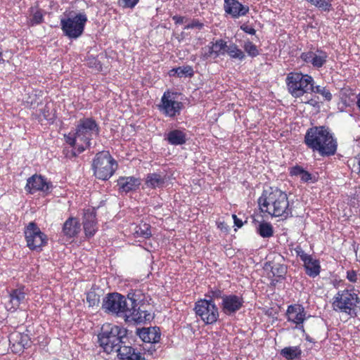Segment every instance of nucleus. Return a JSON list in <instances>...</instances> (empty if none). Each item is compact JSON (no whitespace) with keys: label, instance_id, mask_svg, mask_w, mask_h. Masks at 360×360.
<instances>
[{"label":"nucleus","instance_id":"obj_36","mask_svg":"<svg viewBox=\"0 0 360 360\" xmlns=\"http://www.w3.org/2000/svg\"><path fill=\"white\" fill-rule=\"evenodd\" d=\"M310 93H315L321 95L324 100L326 101H330L333 98V95L330 91L326 86H314L312 85V90H310Z\"/></svg>","mask_w":360,"mask_h":360},{"label":"nucleus","instance_id":"obj_44","mask_svg":"<svg viewBox=\"0 0 360 360\" xmlns=\"http://www.w3.org/2000/svg\"><path fill=\"white\" fill-rule=\"evenodd\" d=\"M139 0H118V3L123 8H133L139 3Z\"/></svg>","mask_w":360,"mask_h":360},{"label":"nucleus","instance_id":"obj_23","mask_svg":"<svg viewBox=\"0 0 360 360\" xmlns=\"http://www.w3.org/2000/svg\"><path fill=\"white\" fill-rule=\"evenodd\" d=\"M138 334L146 343L157 344L161 338L160 330L158 327L143 328L139 330Z\"/></svg>","mask_w":360,"mask_h":360},{"label":"nucleus","instance_id":"obj_6","mask_svg":"<svg viewBox=\"0 0 360 360\" xmlns=\"http://www.w3.org/2000/svg\"><path fill=\"white\" fill-rule=\"evenodd\" d=\"M91 167L96 179L107 181L115 173L118 163L109 151L103 150L96 154Z\"/></svg>","mask_w":360,"mask_h":360},{"label":"nucleus","instance_id":"obj_13","mask_svg":"<svg viewBox=\"0 0 360 360\" xmlns=\"http://www.w3.org/2000/svg\"><path fill=\"white\" fill-rule=\"evenodd\" d=\"M128 307L125 297L117 292L108 293L102 303V308L105 312L124 318Z\"/></svg>","mask_w":360,"mask_h":360},{"label":"nucleus","instance_id":"obj_35","mask_svg":"<svg viewBox=\"0 0 360 360\" xmlns=\"http://www.w3.org/2000/svg\"><path fill=\"white\" fill-rule=\"evenodd\" d=\"M311 5L318 8L322 11H330L332 10V2L333 0H306Z\"/></svg>","mask_w":360,"mask_h":360},{"label":"nucleus","instance_id":"obj_40","mask_svg":"<svg viewBox=\"0 0 360 360\" xmlns=\"http://www.w3.org/2000/svg\"><path fill=\"white\" fill-rule=\"evenodd\" d=\"M223 291L219 288H211L208 290V292L205 294V297H208V300H214L215 299L221 298L222 300V297H224Z\"/></svg>","mask_w":360,"mask_h":360},{"label":"nucleus","instance_id":"obj_39","mask_svg":"<svg viewBox=\"0 0 360 360\" xmlns=\"http://www.w3.org/2000/svg\"><path fill=\"white\" fill-rule=\"evenodd\" d=\"M86 302L89 307H98L100 303V295L95 291H89L86 294Z\"/></svg>","mask_w":360,"mask_h":360},{"label":"nucleus","instance_id":"obj_27","mask_svg":"<svg viewBox=\"0 0 360 360\" xmlns=\"http://www.w3.org/2000/svg\"><path fill=\"white\" fill-rule=\"evenodd\" d=\"M165 183L166 175H162L159 173H150L147 174L145 181L147 187L153 189L162 188Z\"/></svg>","mask_w":360,"mask_h":360},{"label":"nucleus","instance_id":"obj_5","mask_svg":"<svg viewBox=\"0 0 360 360\" xmlns=\"http://www.w3.org/2000/svg\"><path fill=\"white\" fill-rule=\"evenodd\" d=\"M359 303L360 298L352 288L338 290L332 298L331 307L336 312L345 314L350 317H356Z\"/></svg>","mask_w":360,"mask_h":360},{"label":"nucleus","instance_id":"obj_47","mask_svg":"<svg viewBox=\"0 0 360 360\" xmlns=\"http://www.w3.org/2000/svg\"><path fill=\"white\" fill-rule=\"evenodd\" d=\"M347 279L351 283H356L358 280L357 272L355 270H349L347 271Z\"/></svg>","mask_w":360,"mask_h":360},{"label":"nucleus","instance_id":"obj_25","mask_svg":"<svg viewBox=\"0 0 360 360\" xmlns=\"http://www.w3.org/2000/svg\"><path fill=\"white\" fill-rule=\"evenodd\" d=\"M80 227V223L76 217H69L63 224L62 232L68 238H74L79 233Z\"/></svg>","mask_w":360,"mask_h":360},{"label":"nucleus","instance_id":"obj_51","mask_svg":"<svg viewBox=\"0 0 360 360\" xmlns=\"http://www.w3.org/2000/svg\"><path fill=\"white\" fill-rule=\"evenodd\" d=\"M240 29L244 31L245 33H248V34H255L256 33V30L251 26H248V25H242L240 27Z\"/></svg>","mask_w":360,"mask_h":360},{"label":"nucleus","instance_id":"obj_19","mask_svg":"<svg viewBox=\"0 0 360 360\" xmlns=\"http://www.w3.org/2000/svg\"><path fill=\"white\" fill-rule=\"evenodd\" d=\"M27 290L22 285L9 292V302L7 305L8 310L15 311L25 300Z\"/></svg>","mask_w":360,"mask_h":360},{"label":"nucleus","instance_id":"obj_53","mask_svg":"<svg viewBox=\"0 0 360 360\" xmlns=\"http://www.w3.org/2000/svg\"><path fill=\"white\" fill-rule=\"evenodd\" d=\"M233 221H234V225L237 226L238 228H240L243 226V223L242 220L237 217L236 214H233L232 216Z\"/></svg>","mask_w":360,"mask_h":360},{"label":"nucleus","instance_id":"obj_16","mask_svg":"<svg viewBox=\"0 0 360 360\" xmlns=\"http://www.w3.org/2000/svg\"><path fill=\"white\" fill-rule=\"evenodd\" d=\"M244 300L242 296L235 294L224 295L222 297L221 308L224 314L231 315L240 310L243 306Z\"/></svg>","mask_w":360,"mask_h":360},{"label":"nucleus","instance_id":"obj_12","mask_svg":"<svg viewBox=\"0 0 360 360\" xmlns=\"http://www.w3.org/2000/svg\"><path fill=\"white\" fill-rule=\"evenodd\" d=\"M194 310L196 316L206 325L216 323L219 316L218 307L213 300L206 299L198 300L195 303Z\"/></svg>","mask_w":360,"mask_h":360},{"label":"nucleus","instance_id":"obj_10","mask_svg":"<svg viewBox=\"0 0 360 360\" xmlns=\"http://www.w3.org/2000/svg\"><path fill=\"white\" fill-rule=\"evenodd\" d=\"M181 93L166 90L157 105L158 110L166 117L175 118L180 115L184 108V103L179 100Z\"/></svg>","mask_w":360,"mask_h":360},{"label":"nucleus","instance_id":"obj_17","mask_svg":"<svg viewBox=\"0 0 360 360\" xmlns=\"http://www.w3.org/2000/svg\"><path fill=\"white\" fill-rule=\"evenodd\" d=\"M286 317L288 321L295 323L299 329L303 328V323L307 319L304 308L299 304H290L288 307Z\"/></svg>","mask_w":360,"mask_h":360},{"label":"nucleus","instance_id":"obj_8","mask_svg":"<svg viewBox=\"0 0 360 360\" xmlns=\"http://www.w3.org/2000/svg\"><path fill=\"white\" fill-rule=\"evenodd\" d=\"M87 16L84 13H70L60 19V27L63 34L69 39H76L82 35Z\"/></svg>","mask_w":360,"mask_h":360},{"label":"nucleus","instance_id":"obj_31","mask_svg":"<svg viewBox=\"0 0 360 360\" xmlns=\"http://www.w3.org/2000/svg\"><path fill=\"white\" fill-rule=\"evenodd\" d=\"M280 354L287 360H294L301 356L302 350L299 346L285 347L281 350Z\"/></svg>","mask_w":360,"mask_h":360},{"label":"nucleus","instance_id":"obj_56","mask_svg":"<svg viewBox=\"0 0 360 360\" xmlns=\"http://www.w3.org/2000/svg\"><path fill=\"white\" fill-rule=\"evenodd\" d=\"M169 75L170 76H176V73H175V71H172V69L169 71Z\"/></svg>","mask_w":360,"mask_h":360},{"label":"nucleus","instance_id":"obj_49","mask_svg":"<svg viewBox=\"0 0 360 360\" xmlns=\"http://www.w3.org/2000/svg\"><path fill=\"white\" fill-rule=\"evenodd\" d=\"M149 344H150L149 347H143V350L145 351L144 354H148L150 356H153L156 353V351H157V348L155 347L156 344H152V343H149Z\"/></svg>","mask_w":360,"mask_h":360},{"label":"nucleus","instance_id":"obj_20","mask_svg":"<svg viewBox=\"0 0 360 360\" xmlns=\"http://www.w3.org/2000/svg\"><path fill=\"white\" fill-rule=\"evenodd\" d=\"M96 216L94 211L88 209L84 211L83 227L85 236L87 238H91L97 231Z\"/></svg>","mask_w":360,"mask_h":360},{"label":"nucleus","instance_id":"obj_1","mask_svg":"<svg viewBox=\"0 0 360 360\" xmlns=\"http://www.w3.org/2000/svg\"><path fill=\"white\" fill-rule=\"evenodd\" d=\"M257 203L260 212L265 217L282 219L292 217V207L290 205L287 193L278 188L270 187L264 190Z\"/></svg>","mask_w":360,"mask_h":360},{"label":"nucleus","instance_id":"obj_29","mask_svg":"<svg viewBox=\"0 0 360 360\" xmlns=\"http://www.w3.org/2000/svg\"><path fill=\"white\" fill-rule=\"evenodd\" d=\"M271 273L274 277L272 282L284 280L287 274V266L283 264H274L271 267Z\"/></svg>","mask_w":360,"mask_h":360},{"label":"nucleus","instance_id":"obj_55","mask_svg":"<svg viewBox=\"0 0 360 360\" xmlns=\"http://www.w3.org/2000/svg\"><path fill=\"white\" fill-rule=\"evenodd\" d=\"M4 61V60L3 58V51L2 49L0 48V64Z\"/></svg>","mask_w":360,"mask_h":360},{"label":"nucleus","instance_id":"obj_21","mask_svg":"<svg viewBox=\"0 0 360 360\" xmlns=\"http://www.w3.org/2000/svg\"><path fill=\"white\" fill-rule=\"evenodd\" d=\"M227 47V42L224 39H217L215 41H211L207 46L208 51L202 54L203 59H208L213 57L216 58L220 55H224Z\"/></svg>","mask_w":360,"mask_h":360},{"label":"nucleus","instance_id":"obj_38","mask_svg":"<svg viewBox=\"0 0 360 360\" xmlns=\"http://www.w3.org/2000/svg\"><path fill=\"white\" fill-rule=\"evenodd\" d=\"M172 71H175L176 76L179 77H181L183 76L192 77L194 75L193 69L190 65L172 68Z\"/></svg>","mask_w":360,"mask_h":360},{"label":"nucleus","instance_id":"obj_34","mask_svg":"<svg viewBox=\"0 0 360 360\" xmlns=\"http://www.w3.org/2000/svg\"><path fill=\"white\" fill-rule=\"evenodd\" d=\"M257 232L262 238H270L274 235V229L270 223L262 222L259 224Z\"/></svg>","mask_w":360,"mask_h":360},{"label":"nucleus","instance_id":"obj_43","mask_svg":"<svg viewBox=\"0 0 360 360\" xmlns=\"http://www.w3.org/2000/svg\"><path fill=\"white\" fill-rule=\"evenodd\" d=\"M294 251L296 256L300 257L302 262H305V260L311 256L310 255L305 253L300 245H297L294 248Z\"/></svg>","mask_w":360,"mask_h":360},{"label":"nucleus","instance_id":"obj_54","mask_svg":"<svg viewBox=\"0 0 360 360\" xmlns=\"http://www.w3.org/2000/svg\"><path fill=\"white\" fill-rule=\"evenodd\" d=\"M356 106L358 108V109L360 111V93L357 94L356 96Z\"/></svg>","mask_w":360,"mask_h":360},{"label":"nucleus","instance_id":"obj_30","mask_svg":"<svg viewBox=\"0 0 360 360\" xmlns=\"http://www.w3.org/2000/svg\"><path fill=\"white\" fill-rule=\"evenodd\" d=\"M134 236L135 238H150L152 236L151 226L148 223L141 221L135 226Z\"/></svg>","mask_w":360,"mask_h":360},{"label":"nucleus","instance_id":"obj_9","mask_svg":"<svg viewBox=\"0 0 360 360\" xmlns=\"http://www.w3.org/2000/svg\"><path fill=\"white\" fill-rule=\"evenodd\" d=\"M140 291H135L128 294V298L131 301V307H128L125 314V321H134L137 323L150 321L152 316L148 309L149 304L140 300Z\"/></svg>","mask_w":360,"mask_h":360},{"label":"nucleus","instance_id":"obj_50","mask_svg":"<svg viewBox=\"0 0 360 360\" xmlns=\"http://www.w3.org/2000/svg\"><path fill=\"white\" fill-rule=\"evenodd\" d=\"M300 179L303 182H309L311 180V174L307 170L304 169L300 175Z\"/></svg>","mask_w":360,"mask_h":360},{"label":"nucleus","instance_id":"obj_32","mask_svg":"<svg viewBox=\"0 0 360 360\" xmlns=\"http://www.w3.org/2000/svg\"><path fill=\"white\" fill-rule=\"evenodd\" d=\"M226 52L231 58L237 59L240 61H243L246 57L244 51L239 49L238 46L234 43H232L229 46L227 45Z\"/></svg>","mask_w":360,"mask_h":360},{"label":"nucleus","instance_id":"obj_46","mask_svg":"<svg viewBox=\"0 0 360 360\" xmlns=\"http://www.w3.org/2000/svg\"><path fill=\"white\" fill-rule=\"evenodd\" d=\"M304 169L300 166V165H295L294 167H292L289 168V174L290 176H300L302 174V172H303Z\"/></svg>","mask_w":360,"mask_h":360},{"label":"nucleus","instance_id":"obj_41","mask_svg":"<svg viewBox=\"0 0 360 360\" xmlns=\"http://www.w3.org/2000/svg\"><path fill=\"white\" fill-rule=\"evenodd\" d=\"M87 64L89 67L94 68L98 71L102 70V63L101 61L96 57L90 56L87 59Z\"/></svg>","mask_w":360,"mask_h":360},{"label":"nucleus","instance_id":"obj_57","mask_svg":"<svg viewBox=\"0 0 360 360\" xmlns=\"http://www.w3.org/2000/svg\"><path fill=\"white\" fill-rule=\"evenodd\" d=\"M34 118L38 120V121H41V115H34Z\"/></svg>","mask_w":360,"mask_h":360},{"label":"nucleus","instance_id":"obj_3","mask_svg":"<svg viewBox=\"0 0 360 360\" xmlns=\"http://www.w3.org/2000/svg\"><path fill=\"white\" fill-rule=\"evenodd\" d=\"M99 127L91 117L82 118L78 121L75 132L65 134V142L81 153L91 146V141L99 134Z\"/></svg>","mask_w":360,"mask_h":360},{"label":"nucleus","instance_id":"obj_26","mask_svg":"<svg viewBox=\"0 0 360 360\" xmlns=\"http://www.w3.org/2000/svg\"><path fill=\"white\" fill-rule=\"evenodd\" d=\"M304 263L305 273L311 278H315L319 275L321 272V265L319 260L314 259L311 255Z\"/></svg>","mask_w":360,"mask_h":360},{"label":"nucleus","instance_id":"obj_14","mask_svg":"<svg viewBox=\"0 0 360 360\" xmlns=\"http://www.w3.org/2000/svg\"><path fill=\"white\" fill-rule=\"evenodd\" d=\"M53 188L51 181L41 174H35L27 179L25 190L31 195L39 192L46 196L52 192Z\"/></svg>","mask_w":360,"mask_h":360},{"label":"nucleus","instance_id":"obj_58","mask_svg":"<svg viewBox=\"0 0 360 360\" xmlns=\"http://www.w3.org/2000/svg\"><path fill=\"white\" fill-rule=\"evenodd\" d=\"M358 165H359V174L360 175V154L359 155V158H358Z\"/></svg>","mask_w":360,"mask_h":360},{"label":"nucleus","instance_id":"obj_28","mask_svg":"<svg viewBox=\"0 0 360 360\" xmlns=\"http://www.w3.org/2000/svg\"><path fill=\"white\" fill-rule=\"evenodd\" d=\"M167 141L169 143L174 146L183 145L186 142V134L179 129H173L170 131L167 136Z\"/></svg>","mask_w":360,"mask_h":360},{"label":"nucleus","instance_id":"obj_22","mask_svg":"<svg viewBox=\"0 0 360 360\" xmlns=\"http://www.w3.org/2000/svg\"><path fill=\"white\" fill-rule=\"evenodd\" d=\"M117 356L120 360H146L144 354L126 343L119 349Z\"/></svg>","mask_w":360,"mask_h":360},{"label":"nucleus","instance_id":"obj_15","mask_svg":"<svg viewBox=\"0 0 360 360\" xmlns=\"http://www.w3.org/2000/svg\"><path fill=\"white\" fill-rule=\"evenodd\" d=\"M328 58V53L321 48L311 49L300 55V58L304 63L317 70L323 68L326 64Z\"/></svg>","mask_w":360,"mask_h":360},{"label":"nucleus","instance_id":"obj_2","mask_svg":"<svg viewBox=\"0 0 360 360\" xmlns=\"http://www.w3.org/2000/svg\"><path fill=\"white\" fill-rule=\"evenodd\" d=\"M304 143L314 153L322 157L334 155L338 149V141L328 127L314 126L307 129Z\"/></svg>","mask_w":360,"mask_h":360},{"label":"nucleus","instance_id":"obj_24","mask_svg":"<svg viewBox=\"0 0 360 360\" xmlns=\"http://www.w3.org/2000/svg\"><path fill=\"white\" fill-rule=\"evenodd\" d=\"M117 182L119 190L124 193L135 191L141 184L140 179L134 176H120Z\"/></svg>","mask_w":360,"mask_h":360},{"label":"nucleus","instance_id":"obj_33","mask_svg":"<svg viewBox=\"0 0 360 360\" xmlns=\"http://www.w3.org/2000/svg\"><path fill=\"white\" fill-rule=\"evenodd\" d=\"M31 16L29 20V24L31 26L39 25L44 21L43 11L39 7H31L30 8Z\"/></svg>","mask_w":360,"mask_h":360},{"label":"nucleus","instance_id":"obj_11","mask_svg":"<svg viewBox=\"0 0 360 360\" xmlns=\"http://www.w3.org/2000/svg\"><path fill=\"white\" fill-rule=\"evenodd\" d=\"M25 238L27 246L32 251L41 252L48 243L47 236L34 222H30L25 228Z\"/></svg>","mask_w":360,"mask_h":360},{"label":"nucleus","instance_id":"obj_42","mask_svg":"<svg viewBox=\"0 0 360 360\" xmlns=\"http://www.w3.org/2000/svg\"><path fill=\"white\" fill-rule=\"evenodd\" d=\"M41 114L43 118L46 120H53L54 115L52 113L49 104H46L44 107L41 109Z\"/></svg>","mask_w":360,"mask_h":360},{"label":"nucleus","instance_id":"obj_52","mask_svg":"<svg viewBox=\"0 0 360 360\" xmlns=\"http://www.w3.org/2000/svg\"><path fill=\"white\" fill-rule=\"evenodd\" d=\"M184 19H185V17L178 15H175L172 16V20H174V22L176 25L183 24Z\"/></svg>","mask_w":360,"mask_h":360},{"label":"nucleus","instance_id":"obj_48","mask_svg":"<svg viewBox=\"0 0 360 360\" xmlns=\"http://www.w3.org/2000/svg\"><path fill=\"white\" fill-rule=\"evenodd\" d=\"M330 283L335 288L338 289L345 285V281L335 276L331 279Z\"/></svg>","mask_w":360,"mask_h":360},{"label":"nucleus","instance_id":"obj_7","mask_svg":"<svg viewBox=\"0 0 360 360\" xmlns=\"http://www.w3.org/2000/svg\"><path fill=\"white\" fill-rule=\"evenodd\" d=\"M287 89L290 95L297 98H300L312 90L314 79L310 75L301 72H290L285 78Z\"/></svg>","mask_w":360,"mask_h":360},{"label":"nucleus","instance_id":"obj_45","mask_svg":"<svg viewBox=\"0 0 360 360\" xmlns=\"http://www.w3.org/2000/svg\"><path fill=\"white\" fill-rule=\"evenodd\" d=\"M204 27V24L201 22L198 19H193L191 22L185 26L184 29L189 30L193 28H198L201 30Z\"/></svg>","mask_w":360,"mask_h":360},{"label":"nucleus","instance_id":"obj_37","mask_svg":"<svg viewBox=\"0 0 360 360\" xmlns=\"http://www.w3.org/2000/svg\"><path fill=\"white\" fill-rule=\"evenodd\" d=\"M243 49L248 55L252 58L257 57L259 54L257 46L250 40L245 41Z\"/></svg>","mask_w":360,"mask_h":360},{"label":"nucleus","instance_id":"obj_4","mask_svg":"<svg viewBox=\"0 0 360 360\" xmlns=\"http://www.w3.org/2000/svg\"><path fill=\"white\" fill-rule=\"evenodd\" d=\"M127 330L121 326L105 323L98 334V343L103 351L108 354L118 353V350L125 344L124 339Z\"/></svg>","mask_w":360,"mask_h":360},{"label":"nucleus","instance_id":"obj_18","mask_svg":"<svg viewBox=\"0 0 360 360\" xmlns=\"http://www.w3.org/2000/svg\"><path fill=\"white\" fill-rule=\"evenodd\" d=\"M224 10L226 15L233 19L246 15L250 11L248 6L242 4L238 0H224Z\"/></svg>","mask_w":360,"mask_h":360}]
</instances>
